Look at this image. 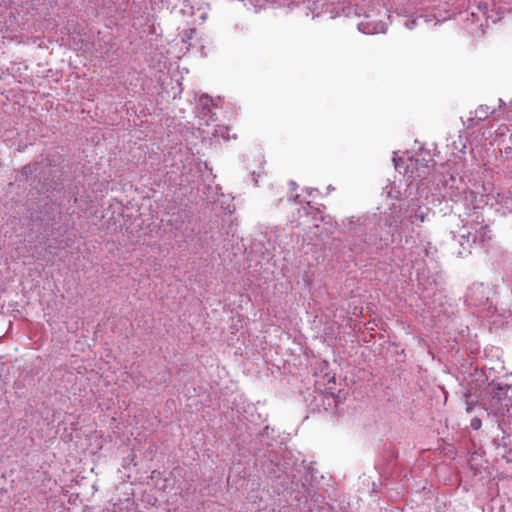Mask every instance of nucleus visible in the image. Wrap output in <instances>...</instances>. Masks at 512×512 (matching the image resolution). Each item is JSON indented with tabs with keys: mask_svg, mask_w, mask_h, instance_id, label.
<instances>
[{
	"mask_svg": "<svg viewBox=\"0 0 512 512\" xmlns=\"http://www.w3.org/2000/svg\"><path fill=\"white\" fill-rule=\"evenodd\" d=\"M498 101H499V107L501 108V107H502V105H504V102H503V100H502V99H498Z\"/></svg>",
	"mask_w": 512,
	"mask_h": 512,
	"instance_id": "nucleus-14",
	"label": "nucleus"
},
{
	"mask_svg": "<svg viewBox=\"0 0 512 512\" xmlns=\"http://www.w3.org/2000/svg\"><path fill=\"white\" fill-rule=\"evenodd\" d=\"M482 422L478 417H474L471 419L470 426L474 430H479L481 428Z\"/></svg>",
	"mask_w": 512,
	"mask_h": 512,
	"instance_id": "nucleus-9",
	"label": "nucleus"
},
{
	"mask_svg": "<svg viewBox=\"0 0 512 512\" xmlns=\"http://www.w3.org/2000/svg\"><path fill=\"white\" fill-rule=\"evenodd\" d=\"M505 440L506 437L503 436L501 439H494V443L497 446V448L502 447L504 453L511 452L512 446L510 447Z\"/></svg>",
	"mask_w": 512,
	"mask_h": 512,
	"instance_id": "nucleus-7",
	"label": "nucleus"
},
{
	"mask_svg": "<svg viewBox=\"0 0 512 512\" xmlns=\"http://www.w3.org/2000/svg\"><path fill=\"white\" fill-rule=\"evenodd\" d=\"M425 218L426 213L423 210H421L420 207L411 209L410 214L408 216V220L410 221L411 224H415L417 221L423 223L425 221Z\"/></svg>",
	"mask_w": 512,
	"mask_h": 512,
	"instance_id": "nucleus-6",
	"label": "nucleus"
},
{
	"mask_svg": "<svg viewBox=\"0 0 512 512\" xmlns=\"http://www.w3.org/2000/svg\"><path fill=\"white\" fill-rule=\"evenodd\" d=\"M489 298L490 290L483 283H473L466 293V301L475 307L485 305Z\"/></svg>",
	"mask_w": 512,
	"mask_h": 512,
	"instance_id": "nucleus-2",
	"label": "nucleus"
},
{
	"mask_svg": "<svg viewBox=\"0 0 512 512\" xmlns=\"http://www.w3.org/2000/svg\"><path fill=\"white\" fill-rule=\"evenodd\" d=\"M496 110L491 109L488 105H480L474 112V117L479 121H484L495 114Z\"/></svg>",
	"mask_w": 512,
	"mask_h": 512,
	"instance_id": "nucleus-5",
	"label": "nucleus"
},
{
	"mask_svg": "<svg viewBox=\"0 0 512 512\" xmlns=\"http://www.w3.org/2000/svg\"><path fill=\"white\" fill-rule=\"evenodd\" d=\"M464 397L466 399V412L471 413L474 409V401L472 398L474 397L480 402V393H477L476 387L470 386L464 393Z\"/></svg>",
	"mask_w": 512,
	"mask_h": 512,
	"instance_id": "nucleus-4",
	"label": "nucleus"
},
{
	"mask_svg": "<svg viewBox=\"0 0 512 512\" xmlns=\"http://www.w3.org/2000/svg\"><path fill=\"white\" fill-rule=\"evenodd\" d=\"M320 366H321V372H322L324 369L328 368V362L327 361H322Z\"/></svg>",
	"mask_w": 512,
	"mask_h": 512,
	"instance_id": "nucleus-12",
	"label": "nucleus"
},
{
	"mask_svg": "<svg viewBox=\"0 0 512 512\" xmlns=\"http://www.w3.org/2000/svg\"><path fill=\"white\" fill-rule=\"evenodd\" d=\"M36 170V165H26L22 168L21 174L28 178L29 175H31Z\"/></svg>",
	"mask_w": 512,
	"mask_h": 512,
	"instance_id": "nucleus-8",
	"label": "nucleus"
},
{
	"mask_svg": "<svg viewBox=\"0 0 512 512\" xmlns=\"http://www.w3.org/2000/svg\"><path fill=\"white\" fill-rule=\"evenodd\" d=\"M310 208H311V206H310V204L308 203V204H307V206H305L303 209L305 210V209H310Z\"/></svg>",
	"mask_w": 512,
	"mask_h": 512,
	"instance_id": "nucleus-15",
	"label": "nucleus"
},
{
	"mask_svg": "<svg viewBox=\"0 0 512 512\" xmlns=\"http://www.w3.org/2000/svg\"><path fill=\"white\" fill-rule=\"evenodd\" d=\"M289 185H290V187H291V190H295V189H296V187H297L296 183H295V182H293V181H291V182L289 183Z\"/></svg>",
	"mask_w": 512,
	"mask_h": 512,
	"instance_id": "nucleus-13",
	"label": "nucleus"
},
{
	"mask_svg": "<svg viewBox=\"0 0 512 512\" xmlns=\"http://www.w3.org/2000/svg\"><path fill=\"white\" fill-rule=\"evenodd\" d=\"M324 378H327L328 379V382H327V389L328 390H332L333 388L330 386L331 383L335 384V375H330L329 373H325Z\"/></svg>",
	"mask_w": 512,
	"mask_h": 512,
	"instance_id": "nucleus-10",
	"label": "nucleus"
},
{
	"mask_svg": "<svg viewBox=\"0 0 512 512\" xmlns=\"http://www.w3.org/2000/svg\"><path fill=\"white\" fill-rule=\"evenodd\" d=\"M480 405L503 430L502 425L512 422V384L488 383L480 392Z\"/></svg>",
	"mask_w": 512,
	"mask_h": 512,
	"instance_id": "nucleus-1",
	"label": "nucleus"
},
{
	"mask_svg": "<svg viewBox=\"0 0 512 512\" xmlns=\"http://www.w3.org/2000/svg\"><path fill=\"white\" fill-rule=\"evenodd\" d=\"M491 231L487 225L477 223L474 227V232H468V239H472V241L478 245H485L489 240H491Z\"/></svg>",
	"mask_w": 512,
	"mask_h": 512,
	"instance_id": "nucleus-3",
	"label": "nucleus"
},
{
	"mask_svg": "<svg viewBox=\"0 0 512 512\" xmlns=\"http://www.w3.org/2000/svg\"><path fill=\"white\" fill-rule=\"evenodd\" d=\"M210 101H211V99H210V97H209V96H202V97L200 98V102L203 104V108H205L206 106H208V105H209V103H210Z\"/></svg>",
	"mask_w": 512,
	"mask_h": 512,
	"instance_id": "nucleus-11",
	"label": "nucleus"
}]
</instances>
